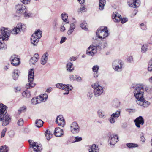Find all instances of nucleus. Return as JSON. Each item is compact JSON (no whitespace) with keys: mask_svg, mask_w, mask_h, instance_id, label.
<instances>
[{"mask_svg":"<svg viewBox=\"0 0 152 152\" xmlns=\"http://www.w3.org/2000/svg\"><path fill=\"white\" fill-rule=\"evenodd\" d=\"M107 44L105 41H101L99 43H94L91 45L87 50V54L89 56H93L97 50H100L107 47Z\"/></svg>","mask_w":152,"mask_h":152,"instance_id":"nucleus-1","label":"nucleus"},{"mask_svg":"<svg viewBox=\"0 0 152 152\" xmlns=\"http://www.w3.org/2000/svg\"><path fill=\"white\" fill-rule=\"evenodd\" d=\"M132 88L133 91L134 96L137 99L136 101L142 100L144 97L143 94L144 92L143 85L142 84L132 85Z\"/></svg>","mask_w":152,"mask_h":152,"instance_id":"nucleus-2","label":"nucleus"},{"mask_svg":"<svg viewBox=\"0 0 152 152\" xmlns=\"http://www.w3.org/2000/svg\"><path fill=\"white\" fill-rule=\"evenodd\" d=\"M10 31L8 28L2 27L1 29L0 34V50L6 48V45L4 43V40H7L9 38Z\"/></svg>","mask_w":152,"mask_h":152,"instance_id":"nucleus-3","label":"nucleus"},{"mask_svg":"<svg viewBox=\"0 0 152 152\" xmlns=\"http://www.w3.org/2000/svg\"><path fill=\"white\" fill-rule=\"evenodd\" d=\"M96 37L101 39L105 38L109 35L107 28L104 26L99 28L96 32Z\"/></svg>","mask_w":152,"mask_h":152,"instance_id":"nucleus-4","label":"nucleus"},{"mask_svg":"<svg viewBox=\"0 0 152 152\" xmlns=\"http://www.w3.org/2000/svg\"><path fill=\"white\" fill-rule=\"evenodd\" d=\"M91 86L94 89V94L96 97H98L103 93V88L100 85L99 82H97L94 83Z\"/></svg>","mask_w":152,"mask_h":152,"instance_id":"nucleus-5","label":"nucleus"},{"mask_svg":"<svg viewBox=\"0 0 152 152\" xmlns=\"http://www.w3.org/2000/svg\"><path fill=\"white\" fill-rule=\"evenodd\" d=\"M42 31L38 29L31 36V43L34 46H36L38 42L39 39L42 37Z\"/></svg>","mask_w":152,"mask_h":152,"instance_id":"nucleus-6","label":"nucleus"},{"mask_svg":"<svg viewBox=\"0 0 152 152\" xmlns=\"http://www.w3.org/2000/svg\"><path fill=\"white\" fill-rule=\"evenodd\" d=\"M34 70L33 69H31L28 72V80L29 83L26 84V86L27 89L31 88L35 86V84L32 83L34 79Z\"/></svg>","mask_w":152,"mask_h":152,"instance_id":"nucleus-7","label":"nucleus"},{"mask_svg":"<svg viewBox=\"0 0 152 152\" xmlns=\"http://www.w3.org/2000/svg\"><path fill=\"white\" fill-rule=\"evenodd\" d=\"M123 62L120 60H116L112 63V67L114 70L116 72H121L122 70Z\"/></svg>","mask_w":152,"mask_h":152,"instance_id":"nucleus-8","label":"nucleus"},{"mask_svg":"<svg viewBox=\"0 0 152 152\" xmlns=\"http://www.w3.org/2000/svg\"><path fill=\"white\" fill-rule=\"evenodd\" d=\"M26 28V26L25 25H23L21 23H19L13 29L11 33L13 34H17L21 31H25Z\"/></svg>","mask_w":152,"mask_h":152,"instance_id":"nucleus-9","label":"nucleus"},{"mask_svg":"<svg viewBox=\"0 0 152 152\" xmlns=\"http://www.w3.org/2000/svg\"><path fill=\"white\" fill-rule=\"evenodd\" d=\"M56 86L61 89L66 91L65 92L63 93L64 95L68 94L69 93V91H71L73 89V87L71 85H65L62 83H58L56 84Z\"/></svg>","mask_w":152,"mask_h":152,"instance_id":"nucleus-10","label":"nucleus"},{"mask_svg":"<svg viewBox=\"0 0 152 152\" xmlns=\"http://www.w3.org/2000/svg\"><path fill=\"white\" fill-rule=\"evenodd\" d=\"M5 113V114H3L2 115H0V121H3L2 125L5 126L9 123L11 120V117L9 115L6 114Z\"/></svg>","mask_w":152,"mask_h":152,"instance_id":"nucleus-11","label":"nucleus"},{"mask_svg":"<svg viewBox=\"0 0 152 152\" xmlns=\"http://www.w3.org/2000/svg\"><path fill=\"white\" fill-rule=\"evenodd\" d=\"M121 111H117L113 113L108 118L109 121L111 124L114 123L117 118L120 116Z\"/></svg>","mask_w":152,"mask_h":152,"instance_id":"nucleus-12","label":"nucleus"},{"mask_svg":"<svg viewBox=\"0 0 152 152\" xmlns=\"http://www.w3.org/2000/svg\"><path fill=\"white\" fill-rule=\"evenodd\" d=\"M10 60L11 64L14 66H17L20 64V59L18 58V56L15 55H14L11 56Z\"/></svg>","mask_w":152,"mask_h":152,"instance_id":"nucleus-13","label":"nucleus"},{"mask_svg":"<svg viewBox=\"0 0 152 152\" xmlns=\"http://www.w3.org/2000/svg\"><path fill=\"white\" fill-rule=\"evenodd\" d=\"M30 147H32L34 151L36 152H40L42 150L41 145L36 142H29Z\"/></svg>","mask_w":152,"mask_h":152,"instance_id":"nucleus-14","label":"nucleus"},{"mask_svg":"<svg viewBox=\"0 0 152 152\" xmlns=\"http://www.w3.org/2000/svg\"><path fill=\"white\" fill-rule=\"evenodd\" d=\"M118 141V137L116 135H111L109 137L108 142L110 146H113Z\"/></svg>","mask_w":152,"mask_h":152,"instance_id":"nucleus-15","label":"nucleus"},{"mask_svg":"<svg viewBox=\"0 0 152 152\" xmlns=\"http://www.w3.org/2000/svg\"><path fill=\"white\" fill-rule=\"evenodd\" d=\"M71 131L73 134L78 133L80 131V128L77 123L75 122H73L71 125Z\"/></svg>","mask_w":152,"mask_h":152,"instance_id":"nucleus-16","label":"nucleus"},{"mask_svg":"<svg viewBox=\"0 0 152 152\" xmlns=\"http://www.w3.org/2000/svg\"><path fill=\"white\" fill-rule=\"evenodd\" d=\"M15 9L18 13L22 14L26 12V8L22 4H18L16 6Z\"/></svg>","mask_w":152,"mask_h":152,"instance_id":"nucleus-17","label":"nucleus"},{"mask_svg":"<svg viewBox=\"0 0 152 152\" xmlns=\"http://www.w3.org/2000/svg\"><path fill=\"white\" fill-rule=\"evenodd\" d=\"M136 102L139 105L142 106L144 108L148 107L151 104L150 102L145 100L144 97L142 100H140L139 101H136Z\"/></svg>","mask_w":152,"mask_h":152,"instance_id":"nucleus-18","label":"nucleus"},{"mask_svg":"<svg viewBox=\"0 0 152 152\" xmlns=\"http://www.w3.org/2000/svg\"><path fill=\"white\" fill-rule=\"evenodd\" d=\"M136 126L138 128L140 127V125H142L144 123V120L141 116L137 118L134 121Z\"/></svg>","mask_w":152,"mask_h":152,"instance_id":"nucleus-19","label":"nucleus"},{"mask_svg":"<svg viewBox=\"0 0 152 152\" xmlns=\"http://www.w3.org/2000/svg\"><path fill=\"white\" fill-rule=\"evenodd\" d=\"M56 122L59 126L64 127L65 124V122L61 115L58 116L56 119Z\"/></svg>","mask_w":152,"mask_h":152,"instance_id":"nucleus-20","label":"nucleus"},{"mask_svg":"<svg viewBox=\"0 0 152 152\" xmlns=\"http://www.w3.org/2000/svg\"><path fill=\"white\" fill-rule=\"evenodd\" d=\"M49 55V53L47 52L42 55L40 60V63L42 65H44L46 64L48 59Z\"/></svg>","mask_w":152,"mask_h":152,"instance_id":"nucleus-21","label":"nucleus"},{"mask_svg":"<svg viewBox=\"0 0 152 152\" xmlns=\"http://www.w3.org/2000/svg\"><path fill=\"white\" fill-rule=\"evenodd\" d=\"M48 98V95L46 94H43L37 96L36 99L38 103L42 102H45Z\"/></svg>","mask_w":152,"mask_h":152,"instance_id":"nucleus-22","label":"nucleus"},{"mask_svg":"<svg viewBox=\"0 0 152 152\" xmlns=\"http://www.w3.org/2000/svg\"><path fill=\"white\" fill-rule=\"evenodd\" d=\"M139 0H132L128 2V4L129 7L135 8L139 7Z\"/></svg>","mask_w":152,"mask_h":152,"instance_id":"nucleus-23","label":"nucleus"},{"mask_svg":"<svg viewBox=\"0 0 152 152\" xmlns=\"http://www.w3.org/2000/svg\"><path fill=\"white\" fill-rule=\"evenodd\" d=\"M121 16L120 15L116 12H114L112 15L113 21L116 23H118L120 21Z\"/></svg>","mask_w":152,"mask_h":152,"instance_id":"nucleus-24","label":"nucleus"},{"mask_svg":"<svg viewBox=\"0 0 152 152\" xmlns=\"http://www.w3.org/2000/svg\"><path fill=\"white\" fill-rule=\"evenodd\" d=\"M54 134L56 137H60L63 135V132L60 128H56L55 130Z\"/></svg>","mask_w":152,"mask_h":152,"instance_id":"nucleus-25","label":"nucleus"},{"mask_svg":"<svg viewBox=\"0 0 152 152\" xmlns=\"http://www.w3.org/2000/svg\"><path fill=\"white\" fill-rule=\"evenodd\" d=\"M99 150L98 146L95 144L90 145L88 148V152H99Z\"/></svg>","mask_w":152,"mask_h":152,"instance_id":"nucleus-26","label":"nucleus"},{"mask_svg":"<svg viewBox=\"0 0 152 152\" xmlns=\"http://www.w3.org/2000/svg\"><path fill=\"white\" fill-rule=\"evenodd\" d=\"M68 14L65 13H63L61 14V18L64 22V24L65 23H69V20H68Z\"/></svg>","mask_w":152,"mask_h":152,"instance_id":"nucleus-27","label":"nucleus"},{"mask_svg":"<svg viewBox=\"0 0 152 152\" xmlns=\"http://www.w3.org/2000/svg\"><path fill=\"white\" fill-rule=\"evenodd\" d=\"M148 44L145 43L143 44L141 47V52L142 53H145L148 50Z\"/></svg>","mask_w":152,"mask_h":152,"instance_id":"nucleus-28","label":"nucleus"},{"mask_svg":"<svg viewBox=\"0 0 152 152\" xmlns=\"http://www.w3.org/2000/svg\"><path fill=\"white\" fill-rule=\"evenodd\" d=\"M0 115L5 114L6 113V110L7 107L2 104L0 105Z\"/></svg>","mask_w":152,"mask_h":152,"instance_id":"nucleus-29","label":"nucleus"},{"mask_svg":"<svg viewBox=\"0 0 152 152\" xmlns=\"http://www.w3.org/2000/svg\"><path fill=\"white\" fill-rule=\"evenodd\" d=\"M75 28V25L73 23H72L70 24V27L68 30L67 33L68 35H70L73 32L74 29Z\"/></svg>","mask_w":152,"mask_h":152,"instance_id":"nucleus-30","label":"nucleus"},{"mask_svg":"<svg viewBox=\"0 0 152 152\" xmlns=\"http://www.w3.org/2000/svg\"><path fill=\"white\" fill-rule=\"evenodd\" d=\"M19 71L17 69L14 70L13 72L12 77L13 79L15 80H17L19 76Z\"/></svg>","mask_w":152,"mask_h":152,"instance_id":"nucleus-31","label":"nucleus"},{"mask_svg":"<svg viewBox=\"0 0 152 152\" xmlns=\"http://www.w3.org/2000/svg\"><path fill=\"white\" fill-rule=\"evenodd\" d=\"M45 134L46 139L48 140H49L52 137V133L50 131L47 130L45 132Z\"/></svg>","mask_w":152,"mask_h":152,"instance_id":"nucleus-32","label":"nucleus"},{"mask_svg":"<svg viewBox=\"0 0 152 152\" xmlns=\"http://www.w3.org/2000/svg\"><path fill=\"white\" fill-rule=\"evenodd\" d=\"M43 123V121L41 119L37 120L35 123L36 126L39 128L42 126Z\"/></svg>","mask_w":152,"mask_h":152,"instance_id":"nucleus-33","label":"nucleus"},{"mask_svg":"<svg viewBox=\"0 0 152 152\" xmlns=\"http://www.w3.org/2000/svg\"><path fill=\"white\" fill-rule=\"evenodd\" d=\"M72 64L71 62L68 63L66 65L67 70L69 72H71L74 70V68L72 67Z\"/></svg>","mask_w":152,"mask_h":152,"instance_id":"nucleus-34","label":"nucleus"},{"mask_svg":"<svg viewBox=\"0 0 152 152\" xmlns=\"http://www.w3.org/2000/svg\"><path fill=\"white\" fill-rule=\"evenodd\" d=\"M112 105L115 107H118L120 106V102L118 100H115L113 102Z\"/></svg>","mask_w":152,"mask_h":152,"instance_id":"nucleus-35","label":"nucleus"},{"mask_svg":"<svg viewBox=\"0 0 152 152\" xmlns=\"http://www.w3.org/2000/svg\"><path fill=\"white\" fill-rule=\"evenodd\" d=\"M8 149L6 145L0 146V152H8Z\"/></svg>","mask_w":152,"mask_h":152,"instance_id":"nucleus-36","label":"nucleus"},{"mask_svg":"<svg viewBox=\"0 0 152 152\" xmlns=\"http://www.w3.org/2000/svg\"><path fill=\"white\" fill-rule=\"evenodd\" d=\"M87 11V9L85 6L82 5L80 8L78 10V12H85Z\"/></svg>","mask_w":152,"mask_h":152,"instance_id":"nucleus-37","label":"nucleus"},{"mask_svg":"<svg viewBox=\"0 0 152 152\" xmlns=\"http://www.w3.org/2000/svg\"><path fill=\"white\" fill-rule=\"evenodd\" d=\"M126 145L129 148H135L138 147V145L137 144L132 143H127Z\"/></svg>","mask_w":152,"mask_h":152,"instance_id":"nucleus-38","label":"nucleus"},{"mask_svg":"<svg viewBox=\"0 0 152 152\" xmlns=\"http://www.w3.org/2000/svg\"><path fill=\"white\" fill-rule=\"evenodd\" d=\"M22 95L24 97H29L31 96L30 92L27 91H24L22 93Z\"/></svg>","mask_w":152,"mask_h":152,"instance_id":"nucleus-39","label":"nucleus"},{"mask_svg":"<svg viewBox=\"0 0 152 152\" xmlns=\"http://www.w3.org/2000/svg\"><path fill=\"white\" fill-rule=\"evenodd\" d=\"M58 25L57 23V20L56 19H55L54 20L52 24V26L53 29L56 30L58 28Z\"/></svg>","mask_w":152,"mask_h":152,"instance_id":"nucleus-40","label":"nucleus"},{"mask_svg":"<svg viewBox=\"0 0 152 152\" xmlns=\"http://www.w3.org/2000/svg\"><path fill=\"white\" fill-rule=\"evenodd\" d=\"M86 25L87 23H86V22H83L82 23L80 24V27L82 28V29L85 30H87L88 28L86 27Z\"/></svg>","mask_w":152,"mask_h":152,"instance_id":"nucleus-41","label":"nucleus"},{"mask_svg":"<svg viewBox=\"0 0 152 152\" xmlns=\"http://www.w3.org/2000/svg\"><path fill=\"white\" fill-rule=\"evenodd\" d=\"M98 115L100 118H105L104 113L102 110H99L98 112Z\"/></svg>","mask_w":152,"mask_h":152,"instance_id":"nucleus-42","label":"nucleus"},{"mask_svg":"<svg viewBox=\"0 0 152 152\" xmlns=\"http://www.w3.org/2000/svg\"><path fill=\"white\" fill-rule=\"evenodd\" d=\"M148 70L150 72L152 71V59H151L149 61Z\"/></svg>","mask_w":152,"mask_h":152,"instance_id":"nucleus-43","label":"nucleus"},{"mask_svg":"<svg viewBox=\"0 0 152 152\" xmlns=\"http://www.w3.org/2000/svg\"><path fill=\"white\" fill-rule=\"evenodd\" d=\"M26 107L25 106H23L22 107H20L18 110L19 113L20 114L21 112H23L24 111V110H26Z\"/></svg>","mask_w":152,"mask_h":152,"instance_id":"nucleus-44","label":"nucleus"},{"mask_svg":"<svg viewBox=\"0 0 152 152\" xmlns=\"http://www.w3.org/2000/svg\"><path fill=\"white\" fill-rule=\"evenodd\" d=\"M99 69V66L97 65L94 66L92 68V70L94 72H98V70Z\"/></svg>","mask_w":152,"mask_h":152,"instance_id":"nucleus-45","label":"nucleus"},{"mask_svg":"<svg viewBox=\"0 0 152 152\" xmlns=\"http://www.w3.org/2000/svg\"><path fill=\"white\" fill-rule=\"evenodd\" d=\"M38 60L35 58V57H32L30 60V62L33 64H34L38 61Z\"/></svg>","mask_w":152,"mask_h":152,"instance_id":"nucleus-46","label":"nucleus"},{"mask_svg":"<svg viewBox=\"0 0 152 152\" xmlns=\"http://www.w3.org/2000/svg\"><path fill=\"white\" fill-rule=\"evenodd\" d=\"M23 120L22 118H20L18 120L17 122V124L19 126L22 125L23 123Z\"/></svg>","mask_w":152,"mask_h":152,"instance_id":"nucleus-47","label":"nucleus"},{"mask_svg":"<svg viewBox=\"0 0 152 152\" xmlns=\"http://www.w3.org/2000/svg\"><path fill=\"white\" fill-rule=\"evenodd\" d=\"M82 140V138L81 137H79L78 136H77L75 137V140L73 142H78L81 141Z\"/></svg>","mask_w":152,"mask_h":152,"instance_id":"nucleus-48","label":"nucleus"},{"mask_svg":"<svg viewBox=\"0 0 152 152\" xmlns=\"http://www.w3.org/2000/svg\"><path fill=\"white\" fill-rule=\"evenodd\" d=\"M140 27L143 30H146L147 29L146 25L143 23H142L140 24Z\"/></svg>","mask_w":152,"mask_h":152,"instance_id":"nucleus-49","label":"nucleus"},{"mask_svg":"<svg viewBox=\"0 0 152 152\" xmlns=\"http://www.w3.org/2000/svg\"><path fill=\"white\" fill-rule=\"evenodd\" d=\"M145 89L146 92L148 93H152V87H151L146 88Z\"/></svg>","mask_w":152,"mask_h":152,"instance_id":"nucleus-50","label":"nucleus"},{"mask_svg":"<svg viewBox=\"0 0 152 152\" xmlns=\"http://www.w3.org/2000/svg\"><path fill=\"white\" fill-rule=\"evenodd\" d=\"M7 131V128H4L2 131L1 133V137H4Z\"/></svg>","mask_w":152,"mask_h":152,"instance_id":"nucleus-51","label":"nucleus"},{"mask_svg":"<svg viewBox=\"0 0 152 152\" xmlns=\"http://www.w3.org/2000/svg\"><path fill=\"white\" fill-rule=\"evenodd\" d=\"M128 20V19L127 18H121V22L123 24L127 22Z\"/></svg>","mask_w":152,"mask_h":152,"instance_id":"nucleus-52","label":"nucleus"},{"mask_svg":"<svg viewBox=\"0 0 152 152\" xmlns=\"http://www.w3.org/2000/svg\"><path fill=\"white\" fill-rule=\"evenodd\" d=\"M76 77L72 74H70L69 76V78L70 80L72 81H73L75 80V78Z\"/></svg>","mask_w":152,"mask_h":152,"instance_id":"nucleus-53","label":"nucleus"},{"mask_svg":"<svg viewBox=\"0 0 152 152\" xmlns=\"http://www.w3.org/2000/svg\"><path fill=\"white\" fill-rule=\"evenodd\" d=\"M22 14H24V16L26 18H28L30 16H31V14L30 13H28L26 11V12L25 13H23Z\"/></svg>","mask_w":152,"mask_h":152,"instance_id":"nucleus-54","label":"nucleus"},{"mask_svg":"<svg viewBox=\"0 0 152 152\" xmlns=\"http://www.w3.org/2000/svg\"><path fill=\"white\" fill-rule=\"evenodd\" d=\"M37 101V100L36 98H33L31 100V103L34 104H36L38 103Z\"/></svg>","mask_w":152,"mask_h":152,"instance_id":"nucleus-55","label":"nucleus"},{"mask_svg":"<svg viewBox=\"0 0 152 152\" xmlns=\"http://www.w3.org/2000/svg\"><path fill=\"white\" fill-rule=\"evenodd\" d=\"M140 140L141 141L144 142L145 141V138L144 136V134L142 133H141L140 134Z\"/></svg>","mask_w":152,"mask_h":152,"instance_id":"nucleus-56","label":"nucleus"},{"mask_svg":"<svg viewBox=\"0 0 152 152\" xmlns=\"http://www.w3.org/2000/svg\"><path fill=\"white\" fill-rule=\"evenodd\" d=\"M87 97L91 99L93 96V94L92 92H88L87 94Z\"/></svg>","mask_w":152,"mask_h":152,"instance_id":"nucleus-57","label":"nucleus"},{"mask_svg":"<svg viewBox=\"0 0 152 152\" xmlns=\"http://www.w3.org/2000/svg\"><path fill=\"white\" fill-rule=\"evenodd\" d=\"M127 61L129 62H132L133 61V58L132 56H130L127 58Z\"/></svg>","mask_w":152,"mask_h":152,"instance_id":"nucleus-58","label":"nucleus"},{"mask_svg":"<svg viewBox=\"0 0 152 152\" xmlns=\"http://www.w3.org/2000/svg\"><path fill=\"white\" fill-rule=\"evenodd\" d=\"M106 1L105 0H100L99 1V4H100L105 5L106 4Z\"/></svg>","mask_w":152,"mask_h":152,"instance_id":"nucleus-59","label":"nucleus"},{"mask_svg":"<svg viewBox=\"0 0 152 152\" xmlns=\"http://www.w3.org/2000/svg\"><path fill=\"white\" fill-rule=\"evenodd\" d=\"M66 39V37H63L61 38V40L60 41V43L61 44L63 43L65 41Z\"/></svg>","mask_w":152,"mask_h":152,"instance_id":"nucleus-60","label":"nucleus"},{"mask_svg":"<svg viewBox=\"0 0 152 152\" xmlns=\"http://www.w3.org/2000/svg\"><path fill=\"white\" fill-rule=\"evenodd\" d=\"M75 78L76 81L78 82H81L82 80V78L80 76H76Z\"/></svg>","mask_w":152,"mask_h":152,"instance_id":"nucleus-61","label":"nucleus"},{"mask_svg":"<svg viewBox=\"0 0 152 152\" xmlns=\"http://www.w3.org/2000/svg\"><path fill=\"white\" fill-rule=\"evenodd\" d=\"M20 1L24 4H27L28 3V2L30 1V0H20Z\"/></svg>","mask_w":152,"mask_h":152,"instance_id":"nucleus-62","label":"nucleus"},{"mask_svg":"<svg viewBox=\"0 0 152 152\" xmlns=\"http://www.w3.org/2000/svg\"><path fill=\"white\" fill-rule=\"evenodd\" d=\"M105 5H101V4H99V9L101 10H103L104 9V6Z\"/></svg>","mask_w":152,"mask_h":152,"instance_id":"nucleus-63","label":"nucleus"},{"mask_svg":"<svg viewBox=\"0 0 152 152\" xmlns=\"http://www.w3.org/2000/svg\"><path fill=\"white\" fill-rule=\"evenodd\" d=\"M65 28L64 26H61L60 28V31H61L63 32L65 30Z\"/></svg>","mask_w":152,"mask_h":152,"instance_id":"nucleus-64","label":"nucleus"}]
</instances>
